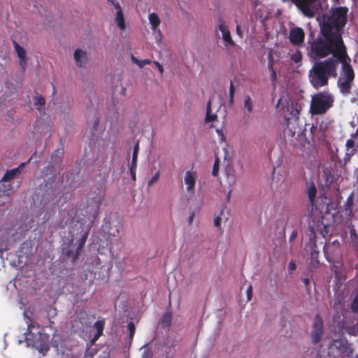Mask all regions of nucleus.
Here are the masks:
<instances>
[{
	"instance_id": "obj_1",
	"label": "nucleus",
	"mask_w": 358,
	"mask_h": 358,
	"mask_svg": "<svg viewBox=\"0 0 358 358\" xmlns=\"http://www.w3.org/2000/svg\"><path fill=\"white\" fill-rule=\"evenodd\" d=\"M348 9L346 7H338L328 17L327 20L321 26L322 37H318L310 44V50L319 49L329 50L334 45L344 44L341 30L347 22V13Z\"/></svg>"
},
{
	"instance_id": "obj_2",
	"label": "nucleus",
	"mask_w": 358,
	"mask_h": 358,
	"mask_svg": "<svg viewBox=\"0 0 358 358\" xmlns=\"http://www.w3.org/2000/svg\"><path fill=\"white\" fill-rule=\"evenodd\" d=\"M327 49H319L316 50H310V55L314 58H325L329 55H332L334 60H336V69L337 65L341 63L342 65L341 75L339 77L347 79H355V72L350 64L351 59L347 52V48L345 45H335L333 48Z\"/></svg>"
},
{
	"instance_id": "obj_3",
	"label": "nucleus",
	"mask_w": 358,
	"mask_h": 358,
	"mask_svg": "<svg viewBox=\"0 0 358 358\" xmlns=\"http://www.w3.org/2000/svg\"><path fill=\"white\" fill-rule=\"evenodd\" d=\"M91 226L73 224L70 229L71 241L68 245L62 249V255L66 260L75 263L79 258L83 246L86 243Z\"/></svg>"
},
{
	"instance_id": "obj_4",
	"label": "nucleus",
	"mask_w": 358,
	"mask_h": 358,
	"mask_svg": "<svg viewBox=\"0 0 358 358\" xmlns=\"http://www.w3.org/2000/svg\"><path fill=\"white\" fill-rule=\"evenodd\" d=\"M337 76L336 60L334 57L315 63L309 71V80L315 89L328 85L329 78Z\"/></svg>"
},
{
	"instance_id": "obj_5",
	"label": "nucleus",
	"mask_w": 358,
	"mask_h": 358,
	"mask_svg": "<svg viewBox=\"0 0 358 358\" xmlns=\"http://www.w3.org/2000/svg\"><path fill=\"white\" fill-rule=\"evenodd\" d=\"M334 97L329 91H323L311 96L310 113L313 115L325 114L334 105Z\"/></svg>"
},
{
	"instance_id": "obj_6",
	"label": "nucleus",
	"mask_w": 358,
	"mask_h": 358,
	"mask_svg": "<svg viewBox=\"0 0 358 358\" xmlns=\"http://www.w3.org/2000/svg\"><path fill=\"white\" fill-rule=\"evenodd\" d=\"M328 122L322 121L319 124L312 125L310 128L311 139L313 143H324L327 140Z\"/></svg>"
},
{
	"instance_id": "obj_7",
	"label": "nucleus",
	"mask_w": 358,
	"mask_h": 358,
	"mask_svg": "<svg viewBox=\"0 0 358 358\" xmlns=\"http://www.w3.org/2000/svg\"><path fill=\"white\" fill-rule=\"evenodd\" d=\"M106 189L103 187H97L96 189L89 194V200L95 204L93 209V220L96 219L101 204L105 197Z\"/></svg>"
},
{
	"instance_id": "obj_8",
	"label": "nucleus",
	"mask_w": 358,
	"mask_h": 358,
	"mask_svg": "<svg viewBox=\"0 0 358 358\" xmlns=\"http://www.w3.org/2000/svg\"><path fill=\"white\" fill-rule=\"evenodd\" d=\"M215 30H219L222 33V38L226 47L235 45V43L231 38V33L229 29V27L225 20L221 16H219L217 19Z\"/></svg>"
},
{
	"instance_id": "obj_9",
	"label": "nucleus",
	"mask_w": 358,
	"mask_h": 358,
	"mask_svg": "<svg viewBox=\"0 0 358 358\" xmlns=\"http://www.w3.org/2000/svg\"><path fill=\"white\" fill-rule=\"evenodd\" d=\"M323 329V320L319 314H317L313 320V324L310 334V338L313 343H317L320 341L324 333Z\"/></svg>"
},
{
	"instance_id": "obj_10",
	"label": "nucleus",
	"mask_w": 358,
	"mask_h": 358,
	"mask_svg": "<svg viewBox=\"0 0 358 358\" xmlns=\"http://www.w3.org/2000/svg\"><path fill=\"white\" fill-rule=\"evenodd\" d=\"M289 39L290 43L297 47H300L304 42L305 33L302 28L294 27L289 31Z\"/></svg>"
},
{
	"instance_id": "obj_11",
	"label": "nucleus",
	"mask_w": 358,
	"mask_h": 358,
	"mask_svg": "<svg viewBox=\"0 0 358 358\" xmlns=\"http://www.w3.org/2000/svg\"><path fill=\"white\" fill-rule=\"evenodd\" d=\"M346 152L343 157L344 164H348L352 156H354L358 150V144L356 145L355 138L350 137L345 143Z\"/></svg>"
},
{
	"instance_id": "obj_12",
	"label": "nucleus",
	"mask_w": 358,
	"mask_h": 358,
	"mask_svg": "<svg viewBox=\"0 0 358 358\" xmlns=\"http://www.w3.org/2000/svg\"><path fill=\"white\" fill-rule=\"evenodd\" d=\"M334 345L341 352L342 356L350 357L353 355V350L350 347V344L346 340H335Z\"/></svg>"
},
{
	"instance_id": "obj_13",
	"label": "nucleus",
	"mask_w": 358,
	"mask_h": 358,
	"mask_svg": "<svg viewBox=\"0 0 358 358\" xmlns=\"http://www.w3.org/2000/svg\"><path fill=\"white\" fill-rule=\"evenodd\" d=\"M184 182L186 185V189L190 194H194L196 185V173L190 171L185 172Z\"/></svg>"
},
{
	"instance_id": "obj_14",
	"label": "nucleus",
	"mask_w": 358,
	"mask_h": 358,
	"mask_svg": "<svg viewBox=\"0 0 358 358\" xmlns=\"http://www.w3.org/2000/svg\"><path fill=\"white\" fill-rule=\"evenodd\" d=\"M62 170V167L61 166H56L55 164H50L49 162V164L43 169L41 173L43 176H52L50 178L51 181L49 182V185H52L55 180V173L57 172L59 173Z\"/></svg>"
},
{
	"instance_id": "obj_15",
	"label": "nucleus",
	"mask_w": 358,
	"mask_h": 358,
	"mask_svg": "<svg viewBox=\"0 0 358 358\" xmlns=\"http://www.w3.org/2000/svg\"><path fill=\"white\" fill-rule=\"evenodd\" d=\"M306 193L311 206V211L316 208L315 198L317 195V188L313 181L306 184Z\"/></svg>"
},
{
	"instance_id": "obj_16",
	"label": "nucleus",
	"mask_w": 358,
	"mask_h": 358,
	"mask_svg": "<svg viewBox=\"0 0 358 358\" xmlns=\"http://www.w3.org/2000/svg\"><path fill=\"white\" fill-rule=\"evenodd\" d=\"M353 80L352 79H347L339 77L338 80V86L340 92L345 95L349 94L351 92Z\"/></svg>"
},
{
	"instance_id": "obj_17",
	"label": "nucleus",
	"mask_w": 358,
	"mask_h": 358,
	"mask_svg": "<svg viewBox=\"0 0 358 358\" xmlns=\"http://www.w3.org/2000/svg\"><path fill=\"white\" fill-rule=\"evenodd\" d=\"M73 56L76 64L78 67H83L87 64L88 58L86 51L81 49H77L74 52Z\"/></svg>"
},
{
	"instance_id": "obj_18",
	"label": "nucleus",
	"mask_w": 358,
	"mask_h": 358,
	"mask_svg": "<svg viewBox=\"0 0 358 358\" xmlns=\"http://www.w3.org/2000/svg\"><path fill=\"white\" fill-rule=\"evenodd\" d=\"M64 157V149L58 148L52 153L50 156V164H55L56 166L62 165V161Z\"/></svg>"
},
{
	"instance_id": "obj_19",
	"label": "nucleus",
	"mask_w": 358,
	"mask_h": 358,
	"mask_svg": "<svg viewBox=\"0 0 358 358\" xmlns=\"http://www.w3.org/2000/svg\"><path fill=\"white\" fill-rule=\"evenodd\" d=\"M113 6L117 10L115 17L116 23L120 29L124 30L125 29V22L121 6L118 3H113Z\"/></svg>"
},
{
	"instance_id": "obj_20",
	"label": "nucleus",
	"mask_w": 358,
	"mask_h": 358,
	"mask_svg": "<svg viewBox=\"0 0 358 358\" xmlns=\"http://www.w3.org/2000/svg\"><path fill=\"white\" fill-rule=\"evenodd\" d=\"M316 248H317V245H316V243H315L311 247L310 254V267H312L313 268H317L320 265V261L318 259L320 252L316 249Z\"/></svg>"
},
{
	"instance_id": "obj_21",
	"label": "nucleus",
	"mask_w": 358,
	"mask_h": 358,
	"mask_svg": "<svg viewBox=\"0 0 358 358\" xmlns=\"http://www.w3.org/2000/svg\"><path fill=\"white\" fill-rule=\"evenodd\" d=\"M25 165V163H22L18 167L7 171L1 178L3 182H9L15 178V177L20 173V169Z\"/></svg>"
},
{
	"instance_id": "obj_22",
	"label": "nucleus",
	"mask_w": 358,
	"mask_h": 358,
	"mask_svg": "<svg viewBox=\"0 0 358 358\" xmlns=\"http://www.w3.org/2000/svg\"><path fill=\"white\" fill-rule=\"evenodd\" d=\"M13 46H14L15 50L20 60V64L24 69V66L25 62H26V51L16 41H13Z\"/></svg>"
},
{
	"instance_id": "obj_23",
	"label": "nucleus",
	"mask_w": 358,
	"mask_h": 358,
	"mask_svg": "<svg viewBox=\"0 0 358 358\" xmlns=\"http://www.w3.org/2000/svg\"><path fill=\"white\" fill-rule=\"evenodd\" d=\"M148 20L151 25L152 30L156 31L157 29L158 28L161 23V20L158 15L155 13H150L148 16Z\"/></svg>"
},
{
	"instance_id": "obj_24",
	"label": "nucleus",
	"mask_w": 358,
	"mask_h": 358,
	"mask_svg": "<svg viewBox=\"0 0 358 358\" xmlns=\"http://www.w3.org/2000/svg\"><path fill=\"white\" fill-rule=\"evenodd\" d=\"M104 324L105 322L103 320H98L94 323V327L96 329V333L92 340L93 343L97 341L98 338L103 334Z\"/></svg>"
},
{
	"instance_id": "obj_25",
	"label": "nucleus",
	"mask_w": 358,
	"mask_h": 358,
	"mask_svg": "<svg viewBox=\"0 0 358 358\" xmlns=\"http://www.w3.org/2000/svg\"><path fill=\"white\" fill-rule=\"evenodd\" d=\"M222 152L224 155V165H225L226 167L231 166L232 162L231 152H230L227 148H223Z\"/></svg>"
},
{
	"instance_id": "obj_26",
	"label": "nucleus",
	"mask_w": 358,
	"mask_h": 358,
	"mask_svg": "<svg viewBox=\"0 0 358 358\" xmlns=\"http://www.w3.org/2000/svg\"><path fill=\"white\" fill-rule=\"evenodd\" d=\"M354 205V193L352 192L347 198L345 203L344 208L346 212H349L350 214L352 212V206Z\"/></svg>"
},
{
	"instance_id": "obj_27",
	"label": "nucleus",
	"mask_w": 358,
	"mask_h": 358,
	"mask_svg": "<svg viewBox=\"0 0 358 358\" xmlns=\"http://www.w3.org/2000/svg\"><path fill=\"white\" fill-rule=\"evenodd\" d=\"M217 116L216 114H211V108H210V101H209L207 103L206 107V122H210L216 120Z\"/></svg>"
},
{
	"instance_id": "obj_28",
	"label": "nucleus",
	"mask_w": 358,
	"mask_h": 358,
	"mask_svg": "<svg viewBox=\"0 0 358 358\" xmlns=\"http://www.w3.org/2000/svg\"><path fill=\"white\" fill-rule=\"evenodd\" d=\"M172 320V314L170 312H166L164 314L161 320V324L163 327H169L171 326Z\"/></svg>"
},
{
	"instance_id": "obj_29",
	"label": "nucleus",
	"mask_w": 358,
	"mask_h": 358,
	"mask_svg": "<svg viewBox=\"0 0 358 358\" xmlns=\"http://www.w3.org/2000/svg\"><path fill=\"white\" fill-rule=\"evenodd\" d=\"M131 59L132 61L136 64L140 68H143L145 65L146 64H151L152 61L150 59H142V60H138L137 58H136L135 57L132 56L131 57Z\"/></svg>"
},
{
	"instance_id": "obj_30",
	"label": "nucleus",
	"mask_w": 358,
	"mask_h": 358,
	"mask_svg": "<svg viewBox=\"0 0 358 358\" xmlns=\"http://www.w3.org/2000/svg\"><path fill=\"white\" fill-rule=\"evenodd\" d=\"M244 107L248 113H252L253 110L252 101L250 96H246L244 101Z\"/></svg>"
},
{
	"instance_id": "obj_31",
	"label": "nucleus",
	"mask_w": 358,
	"mask_h": 358,
	"mask_svg": "<svg viewBox=\"0 0 358 358\" xmlns=\"http://www.w3.org/2000/svg\"><path fill=\"white\" fill-rule=\"evenodd\" d=\"M219 164H220V157L218 155L215 154V160L213 164L212 175L213 176H217L219 173Z\"/></svg>"
},
{
	"instance_id": "obj_32",
	"label": "nucleus",
	"mask_w": 358,
	"mask_h": 358,
	"mask_svg": "<svg viewBox=\"0 0 358 358\" xmlns=\"http://www.w3.org/2000/svg\"><path fill=\"white\" fill-rule=\"evenodd\" d=\"M234 94H235V87L234 86L232 80L230 82L229 92V103L230 106L234 104Z\"/></svg>"
},
{
	"instance_id": "obj_33",
	"label": "nucleus",
	"mask_w": 358,
	"mask_h": 358,
	"mask_svg": "<svg viewBox=\"0 0 358 358\" xmlns=\"http://www.w3.org/2000/svg\"><path fill=\"white\" fill-rule=\"evenodd\" d=\"M127 329L129 331V338L132 340L136 332V327L133 322H130L127 324Z\"/></svg>"
},
{
	"instance_id": "obj_34",
	"label": "nucleus",
	"mask_w": 358,
	"mask_h": 358,
	"mask_svg": "<svg viewBox=\"0 0 358 358\" xmlns=\"http://www.w3.org/2000/svg\"><path fill=\"white\" fill-rule=\"evenodd\" d=\"M291 59L295 63L301 62L302 60V54L300 50H296L294 54L291 55Z\"/></svg>"
},
{
	"instance_id": "obj_35",
	"label": "nucleus",
	"mask_w": 358,
	"mask_h": 358,
	"mask_svg": "<svg viewBox=\"0 0 358 358\" xmlns=\"http://www.w3.org/2000/svg\"><path fill=\"white\" fill-rule=\"evenodd\" d=\"M160 177V172L158 171L155 173V174L152 177L150 180L148 182V186L152 187L155 183H156Z\"/></svg>"
},
{
	"instance_id": "obj_36",
	"label": "nucleus",
	"mask_w": 358,
	"mask_h": 358,
	"mask_svg": "<svg viewBox=\"0 0 358 358\" xmlns=\"http://www.w3.org/2000/svg\"><path fill=\"white\" fill-rule=\"evenodd\" d=\"M224 213V208L221 210V211L220 212L219 215H217L215 219H214V225L215 227L219 228L220 227V225H221V221L222 220V215H223Z\"/></svg>"
},
{
	"instance_id": "obj_37",
	"label": "nucleus",
	"mask_w": 358,
	"mask_h": 358,
	"mask_svg": "<svg viewBox=\"0 0 358 358\" xmlns=\"http://www.w3.org/2000/svg\"><path fill=\"white\" fill-rule=\"evenodd\" d=\"M351 310L353 313L358 312V293L355 295V296L352 302Z\"/></svg>"
},
{
	"instance_id": "obj_38",
	"label": "nucleus",
	"mask_w": 358,
	"mask_h": 358,
	"mask_svg": "<svg viewBox=\"0 0 358 358\" xmlns=\"http://www.w3.org/2000/svg\"><path fill=\"white\" fill-rule=\"evenodd\" d=\"M45 100L43 96H36L34 97V105L35 106H44Z\"/></svg>"
},
{
	"instance_id": "obj_39",
	"label": "nucleus",
	"mask_w": 358,
	"mask_h": 358,
	"mask_svg": "<svg viewBox=\"0 0 358 358\" xmlns=\"http://www.w3.org/2000/svg\"><path fill=\"white\" fill-rule=\"evenodd\" d=\"M306 358H320V354L317 350L314 349L311 350L310 353L309 350L306 352Z\"/></svg>"
},
{
	"instance_id": "obj_40",
	"label": "nucleus",
	"mask_w": 358,
	"mask_h": 358,
	"mask_svg": "<svg viewBox=\"0 0 358 358\" xmlns=\"http://www.w3.org/2000/svg\"><path fill=\"white\" fill-rule=\"evenodd\" d=\"M141 358H153V353L151 349H145L141 355Z\"/></svg>"
},
{
	"instance_id": "obj_41",
	"label": "nucleus",
	"mask_w": 358,
	"mask_h": 358,
	"mask_svg": "<svg viewBox=\"0 0 358 358\" xmlns=\"http://www.w3.org/2000/svg\"><path fill=\"white\" fill-rule=\"evenodd\" d=\"M246 292L248 301H250L252 296V286L251 285L248 287Z\"/></svg>"
},
{
	"instance_id": "obj_42",
	"label": "nucleus",
	"mask_w": 358,
	"mask_h": 358,
	"mask_svg": "<svg viewBox=\"0 0 358 358\" xmlns=\"http://www.w3.org/2000/svg\"><path fill=\"white\" fill-rule=\"evenodd\" d=\"M236 32L237 35H238L241 38H243V29H241V27L239 24L236 25Z\"/></svg>"
},
{
	"instance_id": "obj_43",
	"label": "nucleus",
	"mask_w": 358,
	"mask_h": 358,
	"mask_svg": "<svg viewBox=\"0 0 358 358\" xmlns=\"http://www.w3.org/2000/svg\"><path fill=\"white\" fill-rule=\"evenodd\" d=\"M34 327H35L34 323L31 322L28 324L27 332L24 333V334L26 335L27 337L29 335V334L31 333V329L34 328Z\"/></svg>"
},
{
	"instance_id": "obj_44",
	"label": "nucleus",
	"mask_w": 358,
	"mask_h": 358,
	"mask_svg": "<svg viewBox=\"0 0 358 358\" xmlns=\"http://www.w3.org/2000/svg\"><path fill=\"white\" fill-rule=\"evenodd\" d=\"M272 66H273V59L271 53H269L268 54V68L272 69Z\"/></svg>"
},
{
	"instance_id": "obj_45",
	"label": "nucleus",
	"mask_w": 358,
	"mask_h": 358,
	"mask_svg": "<svg viewBox=\"0 0 358 358\" xmlns=\"http://www.w3.org/2000/svg\"><path fill=\"white\" fill-rule=\"evenodd\" d=\"M154 64L156 65V66L157 67L158 69V71L159 72L161 73V74H163L164 73V67L163 66L159 64V62H157V61H155L154 62Z\"/></svg>"
},
{
	"instance_id": "obj_46",
	"label": "nucleus",
	"mask_w": 358,
	"mask_h": 358,
	"mask_svg": "<svg viewBox=\"0 0 358 358\" xmlns=\"http://www.w3.org/2000/svg\"><path fill=\"white\" fill-rule=\"evenodd\" d=\"M137 162L138 161L131 160V162L130 166H129V170H136V169H137Z\"/></svg>"
},
{
	"instance_id": "obj_47",
	"label": "nucleus",
	"mask_w": 358,
	"mask_h": 358,
	"mask_svg": "<svg viewBox=\"0 0 358 358\" xmlns=\"http://www.w3.org/2000/svg\"><path fill=\"white\" fill-rule=\"evenodd\" d=\"M297 235H298V233H297L296 230H293L289 236V241L290 242L293 241L296 238Z\"/></svg>"
},
{
	"instance_id": "obj_48",
	"label": "nucleus",
	"mask_w": 358,
	"mask_h": 358,
	"mask_svg": "<svg viewBox=\"0 0 358 358\" xmlns=\"http://www.w3.org/2000/svg\"><path fill=\"white\" fill-rule=\"evenodd\" d=\"M129 173L133 181L136 180V170H129Z\"/></svg>"
},
{
	"instance_id": "obj_49",
	"label": "nucleus",
	"mask_w": 358,
	"mask_h": 358,
	"mask_svg": "<svg viewBox=\"0 0 358 358\" xmlns=\"http://www.w3.org/2000/svg\"><path fill=\"white\" fill-rule=\"evenodd\" d=\"M232 172L231 173H230L229 172L227 173V176L229 178L231 179V181L233 183L235 182V179H236V177H235V175H234V171L232 170Z\"/></svg>"
},
{
	"instance_id": "obj_50",
	"label": "nucleus",
	"mask_w": 358,
	"mask_h": 358,
	"mask_svg": "<svg viewBox=\"0 0 358 358\" xmlns=\"http://www.w3.org/2000/svg\"><path fill=\"white\" fill-rule=\"evenodd\" d=\"M271 79L273 83L275 82V80L277 79V75H276L275 71L271 72Z\"/></svg>"
},
{
	"instance_id": "obj_51",
	"label": "nucleus",
	"mask_w": 358,
	"mask_h": 358,
	"mask_svg": "<svg viewBox=\"0 0 358 358\" xmlns=\"http://www.w3.org/2000/svg\"><path fill=\"white\" fill-rule=\"evenodd\" d=\"M92 217H93V215H92ZM89 220H90V223L89 224H87V226H91V227H92V224H93V223H94V221L96 219L93 220V218H92V219H91V217H89ZM83 224L84 226L87 227V225H86L85 224L83 223V222H80H80H77V223H76V224Z\"/></svg>"
},
{
	"instance_id": "obj_52",
	"label": "nucleus",
	"mask_w": 358,
	"mask_h": 358,
	"mask_svg": "<svg viewBox=\"0 0 358 358\" xmlns=\"http://www.w3.org/2000/svg\"><path fill=\"white\" fill-rule=\"evenodd\" d=\"M138 152H139V142L137 141L134 148L133 152H136V153L138 154Z\"/></svg>"
},
{
	"instance_id": "obj_53",
	"label": "nucleus",
	"mask_w": 358,
	"mask_h": 358,
	"mask_svg": "<svg viewBox=\"0 0 358 358\" xmlns=\"http://www.w3.org/2000/svg\"><path fill=\"white\" fill-rule=\"evenodd\" d=\"M289 269L292 270V271H294L296 269V264L293 262H291L289 264Z\"/></svg>"
},
{
	"instance_id": "obj_54",
	"label": "nucleus",
	"mask_w": 358,
	"mask_h": 358,
	"mask_svg": "<svg viewBox=\"0 0 358 358\" xmlns=\"http://www.w3.org/2000/svg\"><path fill=\"white\" fill-rule=\"evenodd\" d=\"M302 282L306 286H308L310 284V280L308 278H302Z\"/></svg>"
},
{
	"instance_id": "obj_55",
	"label": "nucleus",
	"mask_w": 358,
	"mask_h": 358,
	"mask_svg": "<svg viewBox=\"0 0 358 358\" xmlns=\"http://www.w3.org/2000/svg\"><path fill=\"white\" fill-rule=\"evenodd\" d=\"M194 217V213H192L190 216L189 217V219H188V222H189V224H191L192 223Z\"/></svg>"
},
{
	"instance_id": "obj_56",
	"label": "nucleus",
	"mask_w": 358,
	"mask_h": 358,
	"mask_svg": "<svg viewBox=\"0 0 358 358\" xmlns=\"http://www.w3.org/2000/svg\"><path fill=\"white\" fill-rule=\"evenodd\" d=\"M358 136V128L356 129V131L350 135V137L352 138H356Z\"/></svg>"
},
{
	"instance_id": "obj_57",
	"label": "nucleus",
	"mask_w": 358,
	"mask_h": 358,
	"mask_svg": "<svg viewBox=\"0 0 358 358\" xmlns=\"http://www.w3.org/2000/svg\"><path fill=\"white\" fill-rule=\"evenodd\" d=\"M131 160L138 161V154L136 152H133Z\"/></svg>"
},
{
	"instance_id": "obj_58",
	"label": "nucleus",
	"mask_w": 358,
	"mask_h": 358,
	"mask_svg": "<svg viewBox=\"0 0 358 358\" xmlns=\"http://www.w3.org/2000/svg\"><path fill=\"white\" fill-rule=\"evenodd\" d=\"M99 124V120L97 118H96L95 121H94V128L95 129Z\"/></svg>"
},
{
	"instance_id": "obj_59",
	"label": "nucleus",
	"mask_w": 358,
	"mask_h": 358,
	"mask_svg": "<svg viewBox=\"0 0 358 358\" xmlns=\"http://www.w3.org/2000/svg\"><path fill=\"white\" fill-rule=\"evenodd\" d=\"M324 255L326 256V258H327V261L331 262V260L328 257V256L327 255V252L325 250V247H324Z\"/></svg>"
},
{
	"instance_id": "obj_60",
	"label": "nucleus",
	"mask_w": 358,
	"mask_h": 358,
	"mask_svg": "<svg viewBox=\"0 0 358 358\" xmlns=\"http://www.w3.org/2000/svg\"><path fill=\"white\" fill-rule=\"evenodd\" d=\"M231 191H229L227 196V199L229 201L230 199V195H231Z\"/></svg>"
},
{
	"instance_id": "obj_61",
	"label": "nucleus",
	"mask_w": 358,
	"mask_h": 358,
	"mask_svg": "<svg viewBox=\"0 0 358 358\" xmlns=\"http://www.w3.org/2000/svg\"><path fill=\"white\" fill-rule=\"evenodd\" d=\"M268 70L270 71V73L272 71H275L273 66H272V69H268Z\"/></svg>"
},
{
	"instance_id": "obj_62",
	"label": "nucleus",
	"mask_w": 358,
	"mask_h": 358,
	"mask_svg": "<svg viewBox=\"0 0 358 358\" xmlns=\"http://www.w3.org/2000/svg\"><path fill=\"white\" fill-rule=\"evenodd\" d=\"M34 155H36V152H35V153H34V154L31 157V158L29 159V161H30L31 159H32Z\"/></svg>"
},
{
	"instance_id": "obj_63",
	"label": "nucleus",
	"mask_w": 358,
	"mask_h": 358,
	"mask_svg": "<svg viewBox=\"0 0 358 358\" xmlns=\"http://www.w3.org/2000/svg\"><path fill=\"white\" fill-rule=\"evenodd\" d=\"M357 358H358V356H357Z\"/></svg>"
}]
</instances>
